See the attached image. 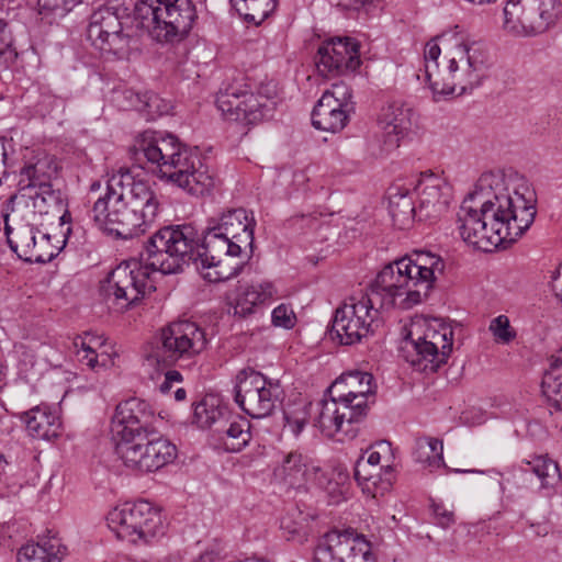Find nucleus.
<instances>
[{"instance_id": "obj_61", "label": "nucleus", "mask_w": 562, "mask_h": 562, "mask_svg": "<svg viewBox=\"0 0 562 562\" xmlns=\"http://www.w3.org/2000/svg\"><path fill=\"white\" fill-rule=\"evenodd\" d=\"M356 7H362L367 3H372L374 0H352Z\"/></svg>"}, {"instance_id": "obj_57", "label": "nucleus", "mask_w": 562, "mask_h": 562, "mask_svg": "<svg viewBox=\"0 0 562 562\" xmlns=\"http://www.w3.org/2000/svg\"><path fill=\"white\" fill-rule=\"evenodd\" d=\"M165 378L170 381L172 384L173 383H179L182 381V375L179 371L177 370H169L166 372L165 374Z\"/></svg>"}, {"instance_id": "obj_4", "label": "nucleus", "mask_w": 562, "mask_h": 562, "mask_svg": "<svg viewBox=\"0 0 562 562\" xmlns=\"http://www.w3.org/2000/svg\"><path fill=\"white\" fill-rule=\"evenodd\" d=\"M135 159L156 166L161 179L194 196L210 193L214 177L198 148L182 144L175 135L145 132L135 147Z\"/></svg>"}, {"instance_id": "obj_45", "label": "nucleus", "mask_w": 562, "mask_h": 562, "mask_svg": "<svg viewBox=\"0 0 562 562\" xmlns=\"http://www.w3.org/2000/svg\"><path fill=\"white\" fill-rule=\"evenodd\" d=\"M373 471L360 486L364 493L375 497L380 485L382 488H386L391 484L393 469L391 465H386Z\"/></svg>"}, {"instance_id": "obj_52", "label": "nucleus", "mask_w": 562, "mask_h": 562, "mask_svg": "<svg viewBox=\"0 0 562 562\" xmlns=\"http://www.w3.org/2000/svg\"><path fill=\"white\" fill-rule=\"evenodd\" d=\"M434 515L436 517L437 524L443 528H448L454 522L453 513L446 509L441 505H434Z\"/></svg>"}, {"instance_id": "obj_15", "label": "nucleus", "mask_w": 562, "mask_h": 562, "mask_svg": "<svg viewBox=\"0 0 562 562\" xmlns=\"http://www.w3.org/2000/svg\"><path fill=\"white\" fill-rule=\"evenodd\" d=\"M312 562H375L370 541L353 528H333L314 549Z\"/></svg>"}, {"instance_id": "obj_2", "label": "nucleus", "mask_w": 562, "mask_h": 562, "mask_svg": "<svg viewBox=\"0 0 562 562\" xmlns=\"http://www.w3.org/2000/svg\"><path fill=\"white\" fill-rule=\"evenodd\" d=\"M195 233L189 227L158 229L145 243L139 260L120 263L101 286L108 300L120 310H126L156 290L153 274L179 273L190 259L195 245Z\"/></svg>"}, {"instance_id": "obj_23", "label": "nucleus", "mask_w": 562, "mask_h": 562, "mask_svg": "<svg viewBox=\"0 0 562 562\" xmlns=\"http://www.w3.org/2000/svg\"><path fill=\"white\" fill-rule=\"evenodd\" d=\"M373 375L364 371H352L342 374L329 387V394H336L364 419L368 411V397L373 396Z\"/></svg>"}, {"instance_id": "obj_35", "label": "nucleus", "mask_w": 562, "mask_h": 562, "mask_svg": "<svg viewBox=\"0 0 562 562\" xmlns=\"http://www.w3.org/2000/svg\"><path fill=\"white\" fill-rule=\"evenodd\" d=\"M395 190L396 192H390L389 210L394 225L403 229L413 223L418 210L407 191L402 192L398 188Z\"/></svg>"}, {"instance_id": "obj_20", "label": "nucleus", "mask_w": 562, "mask_h": 562, "mask_svg": "<svg viewBox=\"0 0 562 562\" xmlns=\"http://www.w3.org/2000/svg\"><path fill=\"white\" fill-rule=\"evenodd\" d=\"M359 48V43L348 36L323 42L314 57L317 74L329 79L355 72L361 65Z\"/></svg>"}, {"instance_id": "obj_1", "label": "nucleus", "mask_w": 562, "mask_h": 562, "mask_svg": "<svg viewBox=\"0 0 562 562\" xmlns=\"http://www.w3.org/2000/svg\"><path fill=\"white\" fill-rule=\"evenodd\" d=\"M537 214L536 194L528 187L509 190L502 171L484 172L458 213L462 239L473 248L492 251L516 241Z\"/></svg>"}, {"instance_id": "obj_6", "label": "nucleus", "mask_w": 562, "mask_h": 562, "mask_svg": "<svg viewBox=\"0 0 562 562\" xmlns=\"http://www.w3.org/2000/svg\"><path fill=\"white\" fill-rule=\"evenodd\" d=\"M133 15L157 42L172 43L189 33L196 11L191 0H137Z\"/></svg>"}, {"instance_id": "obj_12", "label": "nucleus", "mask_w": 562, "mask_h": 562, "mask_svg": "<svg viewBox=\"0 0 562 562\" xmlns=\"http://www.w3.org/2000/svg\"><path fill=\"white\" fill-rule=\"evenodd\" d=\"M207 345L203 328L190 321H179L164 327L154 357L158 363L189 364Z\"/></svg>"}, {"instance_id": "obj_47", "label": "nucleus", "mask_w": 562, "mask_h": 562, "mask_svg": "<svg viewBox=\"0 0 562 562\" xmlns=\"http://www.w3.org/2000/svg\"><path fill=\"white\" fill-rule=\"evenodd\" d=\"M495 341L499 344H509L516 338V330L510 326L509 318L506 315H498L493 318L488 327Z\"/></svg>"}, {"instance_id": "obj_31", "label": "nucleus", "mask_w": 562, "mask_h": 562, "mask_svg": "<svg viewBox=\"0 0 562 562\" xmlns=\"http://www.w3.org/2000/svg\"><path fill=\"white\" fill-rule=\"evenodd\" d=\"M518 467L522 473H531L538 479L539 490L544 496H552L557 493V488L562 482V475L553 459L543 454H535L522 459Z\"/></svg>"}, {"instance_id": "obj_21", "label": "nucleus", "mask_w": 562, "mask_h": 562, "mask_svg": "<svg viewBox=\"0 0 562 562\" xmlns=\"http://www.w3.org/2000/svg\"><path fill=\"white\" fill-rule=\"evenodd\" d=\"M314 426L326 437L339 436L338 440L353 439L359 432V424L363 422L360 413H356L336 394L316 403Z\"/></svg>"}, {"instance_id": "obj_13", "label": "nucleus", "mask_w": 562, "mask_h": 562, "mask_svg": "<svg viewBox=\"0 0 562 562\" xmlns=\"http://www.w3.org/2000/svg\"><path fill=\"white\" fill-rule=\"evenodd\" d=\"M235 403L251 418L270 416L282 400L279 381L267 378L252 368L240 370L235 376Z\"/></svg>"}, {"instance_id": "obj_59", "label": "nucleus", "mask_w": 562, "mask_h": 562, "mask_svg": "<svg viewBox=\"0 0 562 562\" xmlns=\"http://www.w3.org/2000/svg\"><path fill=\"white\" fill-rule=\"evenodd\" d=\"M187 392L183 387H178L175 392V400L177 402H182L186 400Z\"/></svg>"}, {"instance_id": "obj_28", "label": "nucleus", "mask_w": 562, "mask_h": 562, "mask_svg": "<svg viewBox=\"0 0 562 562\" xmlns=\"http://www.w3.org/2000/svg\"><path fill=\"white\" fill-rule=\"evenodd\" d=\"M24 424L27 436L37 440L50 441L61 434V422L47 404L36 405L18 415Z\"/></svg>"}, {"instance_id": "obj_43", "label": "nucleus", "mask_w": 562, "mask_h": 562, "mask_svg": "<svg viewBox=\"0 0 562 562\" xmlns=\"http://www.w3.org/2000/svg\"><path fill=\"white\" fill-rule=\"evenodd\" d=\"M223 416V411L207 398L196 403L193 408V422L201 428H210Z\"/></svg>"}, {"instance_id": "obj_16", "label": "nucleus", "mask_w": 562, "mask_h": 562, "mask_svg": "<svg viewBox=\"0 0 562 562\" xmlns=\"http://www.w3.org/2000/svg\"><path fill=\"white\" fill-rule=\"evenodd\" d=\"M115 452L126 468L140 473L155 472L177 458L176 446L158 434L117 442Z\"/></svg>"}, {"instance_id": "obj_33", "label": "nucleus", "mask_w": 562, "mask_h": 562, "mask_svg": "<svg viewBox=\"0 0 562 562\" xmlns=\"http://www.w3.org/2000/svg\"><path fill=\"white\" fill-rule=\"evenodd\" d=\"M319 471L311 467L307 457L296 451L288 453L282 463L276 468L274 476L291 487L301 486L310 480L313 474Z\"/></svg>"}, {"instance_id": "obj_58", "label": "nucleus", "mask_w": 562, "mask_h": 562, "mask_svg": "<svg viewBox=\"0 0 562 562\" xmlns=\"http://www.w3.org/2000/svg\"><path fill=\"white\" fill-rule=\"evenodd\" d=\"M172 385L173 384L165 378L164 382L159 386V390L161 393L167 394L171 391Z\"/></svg>"}, {"instance_id": "obj_48", "label": "nucleus", "mask_w": 562, "mask_h": 562, "mask_svg": "<svg viewBox=\"0 0 562 562\" xmlns=\"http://www.w3.org/2000/svg\"><path fill=\"white\" fill-rule=\"evenodd\" d=\"M272 324L277 327L291 329L295 326L296 316L290 305L280 304L271 313Z\"/></svg>"}, {"instance_id": "obj_62", "label": "nucleus", "mask_w": 562, "mask_h": 562, "mask_svg": "<svg viewBox=\"0 0 562 562\" xmlns=\"http://www.w3.org/2000/svg\"><path fill=\"white\" fill-rule=\"evenodd\" d=\"M101 188V182L100 181H94L91 186H90V190L91 191H97Z\"/></svg>"}, {"instance_id": "obj_55", "label": "nucleus", "mask_w": 562, "mask_h": 562, "mask_svg": "<svg viewBox=\"0 0 562 562\" xmlns=\"http://www.w3.org/2000/svg\"><path fill=\"white\" fill-rule=\"evenodd\" d=\"M364 462L370 467L378 469L381 462V452L380 451H371L368 458H364Z\"/></svg>"}, {"instance_id": "obj_56", "label": "nucleus", "mask_w": 562, "mask_h": 562, "mask_svg": "<svg viewBox=\"0 0 562 562\" xmlns=\"http://www.w3.org/2000/svg\"><path fill=\"white\" fill-rule=\"evenodd\" d=\"M49 102L52 103V113L57 110H59L60 112L65 110L66 103L64 99L56 95H52V98H49Z\"/></svg>"}, {"instance_id": "obj_27", "label": "nucleus", "mask_w": 562, "mask_h": 562, "mask_svg": "<svg viewBox=\"0 0 562 562\" xmlns=\"http://www.w3.org/2000/svg\"><path fill=\"white\" fill-rule=\"evenodd\" d=\"M57 172L54 161L48 159L37 160L35 164L25 166L21 170L19 186L21 190H35L29 196L34 200V206L37 207L38 201L46 203L55 196L52 189L50 178Z\"/></svg>"}, {"instance_id": "obj_53", "label": "nucleus", "mask_w": 562, "mask_h": 562, "mask_svg": "<svg viewBox=\"0 0 562 562\" xmlns=\"http://www.w3.org/2000/svg\"><path fill=\"white\" fill-rule=\"evenodd\" d=\"M532 533L537 537H544L549 533V525L547 522L530 524L529 526Z\"/></svg>"}, {"instance_id": "obj_49", "label": "nucleus", "mask_w": 562, "mask_h": 562, "mask_svg": "<svg viewBox=\"0 0 562 562\" xmlns=\"http://www.w3.org/2000/svg\"><path fill=\"white\" fill-rule=\"evenodd\" d=\"M143 102L144 109L153 116L168 114L172 108L169 101L164 100L155 92L145 93Z\"/></svg>"}, {"instance_id": "obj_54", "label": "nucleus", "mask_w": 562, "mask_h": 562, "mask_svg": "<svg viewBox=\"0 0 562 562\" xmlns=\"http://www.w3.org/2000/svg\"><path fill=\"white\" fill-rule=\"evenodd\" d=\"M7 142L4 137H0V173H5V166H7Z\"/></svg>"}, {"instance_id": "obj_30", "label": "nucleus", "mask_w": 562, "mask_h": 562, "mask_svg": "<svg viewBox=\"0 0 562 562\" xmlns=\"http://www.w3.org/2000/svg\"><path fill=\"white\" fill-rule=\"evenodd\" d=\"M413 110L401 102H392L382 108L379 124L384 133L387 149L396 148L412 127Z\"/></svg>"}, {"instance_id": "obj_44", "label": "nucleus", "mask_w": 562, "mask_h": 562, "mask_svg": "<svg viewBox=\"0 0 562 562\" xmlns=\"http://www.w3.org/2000/svg\"><path fill=\"white\" fill-rule=\"evenodd\" d=\"M59 247L54 246L50 240V235L41 234L33 247L32 258L27 262L46 263L52 261L59 252Z\"/></svg>"}, {"instance_id": "obj_7", "label": "nucleus", "mask_w": 562, "mask_h": 562, "mask_svg": "<svg viewBox=\"0 0 562 562\" xmlns=\"http://www.w3.org/2000/svg\"><path fill=\"white\" fill-rule=\"evenodd\" d=\"M255 225L252 212L243 207L227 210L209 220L200 245L225 256H239L247 248L252 252Z\"/></svg>"}, {"instance_id": "obj_26", "label": "nucleus", "mask_w": 562, "mask_h": 562, "mask_svg": "<svg viewBox=\"0 0 562 562\" xmlns=\"http://www.w3.org/2000/svg\"><path fill=\"white\" fill-rule=\"evenodd\" d=\"M408 271L415 277V286L411 292L412 301L422 302L429 294L438 274H442L446 263L441 257L429 251H415L402 257Z\"/></svg>"}, {"instance_id": "obj_29", "label": "nucleus", "mask_w": 562, "mask_h": 562, "mask_svg": "<svg viewBox=\"0 0 562 562\" xmlns=\"http://www.w3.org/2000/svg\"><path fill=\"white\" fill-rule=\"evenodd\" d=\"M278 291L272 282L265 281L240 286L235 296H227V313L245 318L255 313L256 306L274 300Z\"/></svg>"}, {"instance_id": "obj_37", "label": "nucleus", "mask_w": 562, "mask_h": 562, "mask_svg": "<svg viewBox=\"0 0 562 562\" xmlns=\"http://www.w3.org/2000/svg\"><path fill=\"white\" fill-rule=\"evenodd\" d=\"M250 428L251 424L247 418L237 416L233 419L224 430V449L228 452L241 451L251 440Z\"/></svg>"}, {"instance_id": "obj_25", "label": "nucleus", "mask_w": 562, "mask_h": 562, "mask_svg": "<svg viewBox=\"0 0 562 562\" xmlns=\"http://www.w3.org/2000/svg\"><path fill=\"white\" fill-rule=\"evenodd\" d=\"M414 190L418 196L420 218H437L447 210L451 200L450 186L434 173H422Z\"/></svg>"}, {"instance_id": "obj_14", "label": "nucleus", "mask_w": 562, "mask_h": 562, "mask_svg": "<svg viewBox=\"0 0 562 562\" xmlns=\"http://www.w3.org/2000/svg\"><path fill=\"white\" fill-rule=\"evenodd\" d=\"M128 20L127 10L119 5H103L90 15L88 38L105 54L123 58L130 50L131 36L124 25Z\"/></svg>"}, {"instance_id": "obj_60", "label": "nucleus", "mask_w": 562, "mask_h": 562, "mask_svg": "<svg viewBox=\"0 0 562 562\" xmlns=\"http://www.w3.org/2000/svg\"><path fill=\"white\" fill-rule=\"evenodd\" d=\"M374 447H376V448H379V449H381V450H383V451H389V450H390L391 445H390V442H389V441H386V440H381V441L376 442V443L374 445Z\"/></svg>"}, {"instance_id": "obj_3", "label": "nucleus", "mask_w": 562, "mask_h": 562, "mask_svg": "<svg viewBox=\"0 0 562 562\" xmlns=\"http://www.w3.org/2000/svg\"><path fill=\"white\" fill-rule=\"evenodd\" d=\"M162 210L153 184L131 169H121L108 180L91 216L100 229L116 238L131 239L144 234Z\"/></svg>"}, {"instance_id": "obj_18", "label": "nucleus", "mask_w": 562, "mask_h": 562, "mask_svg": "<svg viewBox=\"0 0 562 562\" xmlns=\"http://www.w3.org/2000/svg\"><path fill=\"white\" fill-rule=\"evenodd\" d=\"M156 413L153 406L139 397L121 401L112 417V431L119 442L143 440V437L157 435Z\"/></svg>"}, {"instance_id": "obj_32", "label": "nucleus", "mask_w": 562, "mask_h": 562, "mask_svg": "<svg viewBox=\"0 0 562 562\" xmlns=\"http://www.w3.org/2000/svg\"><path fill=\"white\" fill-rule=\"evenodd\" d=\"M103 346L104 339L92 333H85L83 336H78L74 339V348L76 349L78 361L95 371L99 368H108L113 364L110 353L98 351Z\"/></svg>"}, {"instance_id": "obj_24", "label": "nucleus", "mask_w": 562, "mask_h": 562, "mask_svg": "<svg viewBox=\"0 0 562 562\" xmlns=\"http://www.w3.org/2000/svg\"><path fill=\"white\" fill-rule=\"evenodd\" d=\"M171 228H182L189 227L195 233V245L192 247V251L190 254V259L186 262L184 266H189L190 262H193L196 269L206 270L203 272V278L210 282H222L229 280L239 274L243 266L236 263L235 266L228 265L226 261L229 256L220 255L216 252L209 251V249L204 248L203 245H200L201 235L199 232L191 225H175L170 226Z\"/></svg>"}, {"instance_id": "obj_11", "label": "nucleus", "mask_w": 562, "mask_h": 562, "mask_svg": "<svg viewBox=\"0 0 562 562\" xmlns=\"http://www.w3.org/2000/svg\"><path fill=\"white\" fill-rule=\"evenodd\" d=\"M561 19L562 0H507L504 7V27L516 35L543 34Z\"/></svg>"}, {"instance_id": "obj_38", "label": "nucleus", "mask_w": 562, "mask_h": 562, "mask_svg": "<svg viewBox=\"0 0 562 562\" xmlns=\"http://www.w3.org/2000/svg\"><path fill=\"white\" fill-rule=\"evenodd\" d=\"M443 443L431 437H420L415 441L413 457L416 462L439 468L443 463Z\"/></svg>"}, {"instance_id": "obj_10", "label": "nucleus", "mask_w": 562, "mask_h": 562, "mask_svg": "<svg viewBox=\"0 0 562 562\" xmlns=\"http://www.w3.org/2000/svg\"><path fill=\"white\" fill-rule=\"evenodd\" d=\"M375 294H362L359 299L350 297L339 306L331 321L333 339L340 345L359 344L373 335L382 325L381 311Z\"/></svg>"}, {"instance_id": "obj_41", "label": "nucleus", "mask_w": 562, "mask_h": 562, "mask_svg": "<svg viewBox=\"0 0 562 562\" xmlns=\"http://www.w3.org/2000/svg\"><path fill=\"white\" fill-rule=\"evenodd\" d=\"M280 529L286 540L303 542L306 539L305 518L301 512L293 508L280 519Z\"/></svg>"}, {"instance_id": "obj_51", "label": "nucleus", "mask_w": 562, "mask_h": 562, "mask_svg": "<svg viewBox=\"0 0 562 562\" xmlns=\"http://www.w3.org/2000/svg\"><path fill=\"white\" fill-rule=\"evenodd\" d=\"M373 470L375 469L366 463L364 457L361 456L355 464V479L358 484L361 485L366 480H368V476L374 472Z\"/></svg>"}, {"instance_id": "obj_19", "label": "nucleus", "mask_w": 562, "mask_h": 562, "mask_svg": "<svg viewBox=\"0 0 562 562\" xmlns=\"http://www.w3.org/2000/svg\"><path fill=\"white\" fill-rule=\"evenodd\" d=\"M215 103L226 121L241 126L259 123L271 111L266 98L236 85L221 89Z\"/></svg>"}, {"instance_id": "obj_42", "label": "nucleus", "mask_w": 562, "mask_h": 562, "mask_svg": "<svg viewBox=\"0 0 562 562\" xmlns=\"http://www.w3.org/2000/svg\"><path fill=\"white\" fill-rule=\"evenodd\" d=\"M52 549V541L43 544H25L18 551L16 562H61Z\"/></svg>"}, {"instance_id": "obj_17", "label": "nucleus", "mask_w": 562, "mask_h": 562, "mask_svg": "<svg viewBox=\"0 0 562 562\" xmlns=\"http://www.w3.org/2000/svg\"><path fill=\"white\" fill-rule=\"evenodd\" d=\"M414 289H416L415 277L408 271L405 259L400 258L383 267L367 293L375 294L379 297V306L384 310L394 306L408 310L419 303L412 301L411 292Z\"/></svg>"}, {"instance_id": "obj_22", "label": "nucleus", "mask_w": 562, "mask_h": 562, "mask_svg": "<svg viewBox=\"0 0 562 562\" xmlns=\"http://www.w3.org/2000/svg\"><path fill=\"white\" fill-rule=\"evenodd\" d=\"M351 91L344 83H336L326 90L312 111V124L315 128L337 133L349 122L353 105Z\"/></svg>"}, {"instance_id": "obj_34", "label": "nucleus", "mask_w": 562, "mask_h": 562, "mask_svg": "<svg viewBox=\"0 0 562 562\" xmlns=\"http://www.w3.org/2000/svg\"><path fill=\"white\" fill-rule=\"evenodd\" d=\"M541 389L548 403L555 409L562 411V349L544 372Z\"/></svg>"}, {"instance_id": "obj_50", "label": "nucleus", "mask_w": 562, "mask_h": 562, "mask_svg": "<svg viewBox=\"0 0 562 562\" xmlns=\"http://www.w3.org/2000/svg\"><path fill=\"white\" fill-rule=\"evenodd\" d=\"M285 425L284 427L291 431V434L297 437L307 424V414L305 411H299L293 413H284Z\"/></svg>"}, {"instance_id": "obj_36", "label": "nucleus", "mask_w": 562, "mask_h": 562, "mask_svg": "<svg viewBox=\"0 0 562 562\" xmlns=\"http://www.w3.org/2000/svg\"><path fill=\"white\" fill-rule=\"evenodd\" d=\"M4 231L11 250L24 261L32 258L33 247L38 238L35 227L31 225H22L13 237L11 236L12 228L10 226L5 225Z\"/></svg>"}, {"instance_id": "obj_5", "label": "nucleus", "mask_w": 562, "mask_h": 562, "mask_svg": "<svg viewBox=\"0 0 562 562\" xmlns=\"http://www.w3.org/2000/svg\"><path fill=\"white\" fill-rule=\"evenodd\" d=\"M439 38L449 48V59L441 78L431 81V92L436 101L453 94L457 87L464 91L477 83L487 59L485 43L459 25L442 32Z\"/></svg>"}, {"instance_id": "obj_8", "label": "nucleus", "mask_w": 562, "mask_h": 562, "mask_svg": "<svg viewBox=\"0 0 562 562\" xmlns=\"http://www.w3.org/2000/svg\"><path fill=\"white\" fill-rule=\"evenodd\" d=\"M452 346L453 331L450 327H427L423 331L422 325L414 323L403 338L401 352L415 370L432 373L447 362Z\"/></svg>"}, {"instance_id": "obj_39", "label": "nucleus", "mask_w": 562, "mask_h": 562, "mask_svg": "<svg viewBox=\"0 0 562 562\" xmlns=\"http://www.w3.org/2000/svg\"><path fill=\"white\" fill-rule=\"evenodd\" d=\"M438 41L441 42L439 35L427 42L424 50V69H419L418 72H416V79L428 85L430 90L431 81H434L436 78H441L442 76V70H439L438 65V58L441 54V48L437 43Z\"/></svg>"}, {"instance_id": "obj_9", "label": "nucleus", "mask_w": 562, "mask_h": 562, "mask_svg": "<svg viewBox=\"0 0 562 562\" xmlns=\"http://www.w3.org/2000/svg\"><path fill=\"white\" fill-rule=\"evenodd\" d=\"M106 520L119 539L131 543H150L167 530L160 509L147 501L119 505L110 510Z\"/></svg>"}, {"instance_id": "obj_40", "label": "nucleus", "mask_w": 562, "mask_h": 562, "mask_svg": "<svg viewBox=\"0 0 562 562\" xmlns=\"http://www.w3.org/2000/svg\"><path fill=\"white\" fill-rule=\"evenodd\" d=\"M278 0H239L236 10L246 22L260 25L276 10Z\"/></svg>"}, {"instance_id": "obj_46", "label": "nucleus", "mask_w": 562, "mask_h": 562, "mask_svg": "<svg viewBox=\"0 0 562 562\" xmlns=\"http://www.w3.org/2000/svg\"><path fill=\"white\" fill-rule=\"evenodd\" d=\"M82 0H37L40 13L54 18H64L76 5L81 3Z\"/></svg>"}]
</instances>
